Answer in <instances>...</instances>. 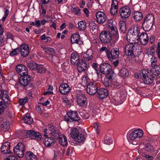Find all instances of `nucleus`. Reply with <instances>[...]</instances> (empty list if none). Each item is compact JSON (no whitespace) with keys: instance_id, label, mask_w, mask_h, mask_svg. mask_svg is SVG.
Listing matches in <instances>:
<instances>
[{"instance_id":"603ef678","label":"nucleus","mask_w":160,"mask_h":160,"mask_svg":"<svg viewBox=\"0 0 160 160\" xmlns=\"http://www.w3.org/2000/svg\"><path fill=\"white\" fill-rule=\"evenodd\" d=\"M28 98L27 97L19 99V103L20 105L23 106L27 102L28 100Z\"/></svg>"},{"instance_id":"ddd939ff","label":"nucleus","mask_w":160,"mask_h":160,"mask_svg":"<svg viewBox=\"0 0 160 160\" xmlns=\"http://www.w3.org/2000/svg\"><path fill=\"white\" fill-rule=\"evenodd\" d=\"M98 90L96 83L95 82H90L87 85V92L90 95H94L97 92Z\"/></svg>"},{"instance_id":"680f3d73","label":"nucleus","mask_w":160,"mask_h":160,"mask_svg":"<svg viewBox=\"0 0 160 160\" xmlns=\"http://www.w3.org/2000/svg\"><path fill=\"white\" fill-rule=\"evenodd\" d=\"M35 109L39 113L42 114V111L41 108H40V106L38 105H37L35 106Z\"/></svg>"},{"instance_id":"864d4df0","label":"nucleus","mask_w":160,"mask_h":160,"mask_svg":"<svg viewBox=\"0 0 160 160\" xmlns=\"http://www.w3.org/2000/svg\"><path fill=\"white\" fill-rule=\"evenodd\" d=\"M89 25L93 31L97 30L98 28L97 25L93 21H91L89 22Z\"/></svg>"},{"instance_id":"bb28decb","label":"nucleus","mask_w":160,"mask_h":160,"mask_svg":"<svg viewBox=\"0 0 160 160\" xmlns=\"http://www.w3.org/2000/svg\"><path fill=\"white\" fill-rule=\"evenodd\" d=\"M44 144L47 147L53 145L55 143V139L52 137H46L44 140Z\"/></svg>"},{"instance_id":"0e129e2a","label":"nucleus","mask_w":160,"mask_h":160,"mask_svg":"<svg viewBox=\"0 0 160 160\" xmlns=\"http://www.w3.org/2000/svg\"><path fill=\"white\" fill-rule=\"evenodd\" d=\"M96 73L97 74L98 78L100 79L102 78V73L100 70H98V69L95 70Z\"/></svg>"},{"instance_id":"de8ad7c7","label":"nucleus","mask_w":160,"mask_h":160,"mask_svg":"<svg viewBox=\"0 0 160 160\" xmlns=\"http://www.w3.org/2000/svg\"><path fill=\"white\" fill-rule=\"evenodd\" d=\"M113 21L112 20H111L109 21L108 22V26L109 29H110L111 31H113L115 30V28H116V27L115 26L114 24H113L112 23Z\"/></svg>"},{"instance_id":"f3484780","label":"nucleus","mask_w":160,"mask_h":160,"mask_svg":"<svg viewBox=\"0 0 160 160\" xmlns=\"http://www.w3.org/2000/svg\"><path fill=\"white\" fill-rule=\"evenodd\" d=\"M9 93L6 90L0 89V99L7 104H8L10 101V98L8 95Z\"/></svg>"},{"instance_id":"9d476101","label":"nucleus","mask_w":160,"mask_h":160,"mask_svg":"<svg viewBox=\"0 0 160 160\" xmlns=\"http://www.w3.org/2000/svg\"><path fill=\"white\" fill-rule=\"evenodd\" d=\"M131 13L130 8L128 6H125L121 8L119 10V14L121 17L123 18H128Z\"/></svg>"},{"instance_id":"5701e85b","label":"nucleus","mask_w":160,"mask_h":160,"mask_svg":"<svg viewBox=\"0 0 160 160\" xmlns=\"http://www.w3.org/2000/svg\"><path fill=\"white\" fill-rule=\"evenodd\" d=\"M118 1L116 0H112L110 8V12L112 15H114L116 14L118 11Z\"/></svg>"},{"instance_id":"338daca9","label":"nucleus","mask_w":160,"mask_h":160,"mask_svg":"<svg viewBox=\"0 0 160 160\" xmlns=\"http://www.w3.org/2000/svg\"><path fill=\"white\" fill-rule=\"evenodd\" d=\"M72 148H68L66 151V155L68 156H69L71 153H72Z\"/></svg>"},{"instance_id":"c03bdc74","label":"nucleus","mask_w":160,"mask_h":160,"mask_svg":"<svg viewBox=\"0 0 160 160\" xmlns=\"http://www.w3.org/2000/svg\"><path fill=\"white\" fill-rule=\"evenodd\" d=\"M20 52V49H19V48H17L16 49H13L10 53V55L12 57L13 56L18 54Z\"/></svg>"},{"instance_id":"412c9836","label":"nucleus","mask_w":160,"mask_h":160,"mask_svg":"<svg viewBox=\"0 0 160 160\" xmlns=\"http://www.w3.org/2000/svg\"><path fill=\"white\" fill-rule=\"evenodd\" d=\"M97 93L98 97L101 99L107 97L108 95L107 89L103 88L98 89Z\"/></svg>"},{"instance_id":"6e6d98bb","label":"nucleus","mask_w":160,"mask_h":160,"mask_svg":"<svg viewBox=\"0 0 160 160\" xmlns=\"http://www.w3.org/2000/svg\"><path fill=\"white\" fill-rule=\"evenodd\" d=\"M121 86V84L118 83L116 82H112L111 83V88L113 87V88H120Z\"/></svg>"},{"instance_id":"5fc2aeb1","label":"nucleus","mask_w":160,"mask_h":160,"mask_svg":"<svg viewBox=\"0 0 160 160\" xmlns=\"http://www.w3.org/2000/svg\"><path fill=\"white\" fill-rule=\"evenodd\" d=\"M45 51L47 53H50L53 54L55 53V51L53 48L50 47H47L45 48Z\"/></svg>"},{"instance_id":"8fccbe9b","label":"nucleus","mask_w":160,"mask_h":160,"mask_svg":"<svg viewBox=\"0 0 160 160\" xmlns=\"http://www.w3.org/2000/svg\"><path fill=\"white\" fill-rule=\"evenodd\" d=\"M36 70L39 73H43L45 72V69L40 65H38Z\"/></svg>"},{"instance_id":"69168bd1","label":"nucleus","mask_w":160,"mask_h":160,"mask_svg":"<svg viewBox=\"0 0 160 160\" xmlns=\"http://www.w3.org/2000/svg\"><path fill=\"white\" fill-rule=\"evenodd\" d=\"M4 38L0 36V47H1L4 45Z\"/></svg>"},{"instance_id":"a211bd4d","label":"nucleus","mask_w":160,"mask_h":160,"mask_svg":"<svg viewBox=\"0 0 160 160\" xmlns=\"http://www.w3.org/2000/svg\"><path fill=\"white\" fill-rule=\"evenodd\" d=\"M78 104L81 107H84L86 105L87 98L83 94L79 95L77 96Z\"/></svg>"},{"instance_id":"79ce46f5","label":"nucleus","mask_w":160,"mask_h":160,"mask_svg":"<svg viewBox=\"0 0 160 160\" xmlns=\"http://www.w3.org/2000/svg\"><path fill=\"white\" fill-rule=\"evenodd\" d=\"M111 80H109L107 77L106 78L104 79L103 83L106 88H108L109 89L111 88L112 83L111 82Z\"/></svg>"},{"instance_id":"774afa93","label":"nucleus","mask_w":160,"mask_h":160,"mask_svg":"<svg viewBox=\"0 0 160 160\" xmlns=\"http://www.w3.org/2000/svg\"><path fill=\"white\" fill-rule=\"evenodd\" d=\"M7 107V106L4 102H0V108H3V109L6 108Z\"/></svg>"},{"instance_id":"7c9ffc66","label":"nucleus","mask_w":160,"mask_h":160,"mask_svg":"<svg viewBox=\"0 0 160 160\" xmlns=\"http://www.w3.org/2000/svg\"><path fill=\"white\" fill-rule=\"evenodd\" d=\"M58 136L59 143L62 146H66L68 144L67 139L64 135H61Z\"/></svg>"},{"instance_id":"a878e982","label":"nucleus","mask_w":160,"mask_h":160,"mask_svg":"<svg viewBox=\"0 0 160 160\" xmlns=\"http://www.w3.org/2000/svg\"><path fill=\"white\" fill-rule=\"evenodd\" d=\"M1 152L3 154L9 153L10 152V143L9 142L4 143L1 148Z\"/></svg>"},{"instance_id":"b1692460","label":"nucleus","mask_w":160,"mask_h":160,"mask_svg":"<svg viewBox=\"0 0 160 160\" xmlns=\"http://www.w3.org/2000/svg\"><path fill=\"white\" fill-rule=\"evenodd\" d=\"M140 43L143 45H146L148 41V36L146 33H142L139 37V39Z\"/></svg>"},{"instance_id":"dca6fc26","label":"nucleus","mask_w":160,"mask_h":160,"mask_svg":"<svg viewBox=\"0 0 160 160\" xmlns=\"http://www.w3.org/2000/svg\"><path fill=\"white\" fill-rule=\"evenodd\" d=\"M71 88L67 83H61L59 87V91L62 94L65 95L68 93L70 91Z\"/></svg>"},{"instance_id":"f257e3e1","label":"nucleus","mask_w":160,"mask_h":160,"mask_svg":"<svg viewBox=\"0 0 160 160\" xmlns=\"http://www.w3.org/2000/svg\"><path fill=\"white\" fill-rule=\"evenodd\" d=\"M139 29L137 24L133 25L129 29L127 38L129 43H136L139 39Z\"/></svg>"},{"instance_id":"ea45409f","label":"nucleus","mask_w":160,"mask_h":160,"mask_svg":"<svg viewBox=\"0 0 160 160\" xmlns=\"http://www.w3.org/2000/svg\"><path fill=\"white\" fill-rule=\"evenodd\" d=\"M41 138L42 136L37 131H34L33 133L31 138L39 140Z\"/></svg>"},{"instance_id":"4be33fe9","label":"nucleus","mask_w":160,"mask_h":160,"mask_svg":"<svg viewBox=\"0 0 160 160\" xmlns=\"http://www.w3.org/2000/svg\"><path fill=\"white\" fill-rule=\"evenodd\" d=\"M151 66L153 68V69H154V71H155V73L158 74L160 71V66L157 64V58L152 56L151 59Z\"/></svg>"},{"instance_id":"052dcab7","label":"nucleus","mask_w":160,"mask_h":160,"mask_svg":"<svg viewBox=\"0 0 160 160\" xmlns=\"http://www.w3.org/2000/svg\"><path fill=\"white\" fill-rule=\"evenodd\" d=\"M156 52L157 54L158 58L160 59V45L159 42L158 43V45L157 48Z\"/></svg>"},{"instance_id":"393cba45","label":"nucleus","mask_w":160,"mask_h":160,"mask_svg":"<svg viewBox=\"0 0 160 160\" xmlns=\"http://www.w3.org/2000/svg\"><path fill=\"white\" fill-rule=\"evenodd\" d=\"M145 150L150 153H154V154L157 153L158 152V149L153 147V146L150 143L146 144L145 146Z\"/></svg>"},{"instance_id":"c9c22d12","label":"nucleus","mask_w":160,"mask_h":160,"mask_svg":"<svg viewBox=\"0 0 160 160\" xmlns=\"http://www.w3.org/2000/svg\"><path fill=\"white\" fill-rule=\"evenodd\" d=\"M80 133L78 129L73 128L71 129L70 135L71 137L74 139Z\"/></svg>"},{"instance_id":"c756f323","label":"nucleus","mask_w":160,"mask_h":160,"mask_svg":"<svg viewBox=\"0 0 160 160\" xmlns=\"http://www.w3.org/2000/svg\"><path fill=\"white\" fill-rule=\"evenodd\" d=\"M76 65H78V70L80 72L84 71L87 68V64L82 60H80L78 63Z\"/></svg>"},{"instance_id":"7ed1b4c3","label":"nucleus","mask_w":160,"mask_h":160,"mask_svg":"<svg viewBox=\"0 0 160 160\" xmlns=\"http://www.w3.org/2000/svg\"><path fill=\"white\" fill-rule=\"evenodd\" d=\"M100 68V72L105 74L108 79L111 80L113 79L115 74L110 65L108 63H104L101 65Z\"/></svg>"},{"instance_id":"e433bc0d","label":"nucleus","mask_w":160,"mask_h":160,"mask_svg":"<svg viewBox=\"0 0 160 160\" xmlns=\"http://www.w3.org/2000/svg\"><path fill=\"white\" fill-rule=\"evenodd\" d=\"M78 28L81 31H84L87 27L86 22L83 21H82L78 22Z\"/></svg>"},{"instance_id":"a19ab883","label":"nucleus","mask_w":160,"mask_h":160,"mask_svg":"<svg viewBox=\"0 0 160 160\" xmlns=\"http://www.w3.org/2000/svg\"><path fill=\"white\" fill-rule=\"evenodd\" d=\"M120 75L122 77L128 76L129 75L128 70L125 68L121 69L120 72Z\"/></svg>"},{"instance_id":"f704fd0d","label":"nucleus","mask_w":160,"mask_h":160,"mask_svg":"<svg viewBox=\"0 0 160 160\" xmlns=\"http://www.w3.org/2000/svg\"><path fill=\"white\" fill-rule=\"evenodd\" d=\"M22 120L25 123L29 124H32L33 122V119L29 114H27L26 116L24 117Z\"/></svg>"},{"instance_id":"49530a36","label":"nucleus","mask_w":160,"mask_h":160,"mask_svg":"<svg viewBox=\"0 0 160 160\" xmlns=\"http://www.w3.org/2000/svg\"><path fill=\"white\" fill-rule=\"evenodd\" d=\"M38 65L35 62H32L28 64V67L30 69L34 70L37 69Z\"/></svg>"},{"instance_id":"37998d69","label":"nucleus","mask_w":160,"mask_h":160,"mask_svg":"<svg viewBox=\"0 0 160 160\" xmlns=\"http://www.w3.org/2000/svg\"><path fill=\"white\" fill-rule=\"evenodd\" d=\"M80 116L84 119H86L88 118L89 117V115L84 110H82L79 112Z\"/></svg>"},{"instance_id":"0eeeda50","label":"nucleus","mask_w":160,"mask_h":160,"mask_svg":"<svg viewBox=\"0 0 160 160\" xmlns=\"http://www.w3.org/2000/svg\"><path fill=\"white\" fill-rule=\"evenodd\" d=\"M26 149L24 144L21 142L18 143L13 148L14 153L19 158L22 157Z\"/></svg>"},{"instance_id":"4468645a","label":"nucleus","mask_w":160,"mask_h":160,"mask_svg":"<svg viewBox=\"0 0 160 160\" xmlns=\"http://www.w3.org/2000/svg\"><path fill=\"white\" fill-rule=\"evenodd\" d=\"M16 69L17 72L21 76L28 73V70L27 68L23 64H20L17 65Z\"/></svg>"},{"instance_id":"09e8293b","label":"nucleus","mask_w":160,"mask_h":160,"mask_svg":"<svg viewBox=\"0 0 160 160\" xmlns=\"http://www.w3.org/2000/svg\"><path fill=\"white\" fill-rule=\"evenodd\" d=\"M155 53V51L153 48L152 47H150L148 48L146 52V54L152 56Z\"/></svg>"},{"instance_id":"4d7b16f0","label":"nucleus","mask_w":160,"mask_h":160,"mask_svg":"<svg viewBox=\"0 0 160 160\" xmlns=\"http://www.w3.org/2000/svg\"><path fill=\"white\" fill-rule=\"evenodd\" d=\"M34 131L32 130H27L26 131V136L31 138Z\"/></svg>"},{"instance_id":"a18cd8bd","label":"nucleus","mask_w":160,"mask_h":160,"mask_svg":"<svg viewBox=\"0 0 160 160\" xmlns=\"http://www.w3.org/2000/svg\"><path fill=\"white\" fill-rule=\"evenodd\" d=\"M113 142L112 139L109 136L106 137L104 139V143L107 145H110Z\"/></svg>"},{"instance_id":"72a5a7b5","label":"nucleus","mask_w":160,"mask_h":160,"mask_svg":"<svg viewBox=\"0 0 160 160\" xmlns=\"http://www.w3.org/2000/svg\"><path fill=\"white\" fill-rule=\"evenodd\" d=\"M86 139V136L85 135L79 133V134L74 139L75 141L78 142H83Z\"/></svg>"},{"instance_id":"473e14b6","label":"nucleus","mask_w":160,"mask_h":160,"mask_svg":"<svg viewBox=\"0 0 160 160\" xmlns=\"http://www.w3.org/2000/svg\"><path fill=\"white\" fill-rule=\"evenodd\" d=\"M25 156L27 160H37L36 156L31 152H27Z\"/></svg>"},{"instance_id":"6e6552de","label":"nucleus","mask_w":160,"mask_h":160,"mask_svg":"<svg viewBox=\"0 0 160 160\" xmlns=\"http://www.w3.org/2000/svg\"><path fill=\"white\" fill-rule=\"evenodd\" d=\"M101 42L104 44L109 43L112 39L111 34L107 31L102 32L99 35Z\"/></svg>"},{"instance_id":"3c124183","label":"nucleus","mask_w":160,"mask_h":160,"mask_svg":"<svg viewBox=\"0 0 160 160\" xmlns=\"http://www.w3.org/2000/svg\"><path fill=\"white\" fill-rule=\"evenodd\" d=\"M72 11L76 15H79L81 14L80 9L78 8H72Z\"/></svg>"},{"instance_id":"6ab92c4d","label":"nucleus","mask_w":160,"mask_h":160,"mask_svg":"<svg viewBox=\"0 0 160 160\" xmlns=\"http://www.w3.org/2000/svg\"><path fill=\"white\" fill-rule=\"evenodd\" d=\"M20 54L21 55L25 58L27 56L29 52L28 46L26 44H22L20 47Z\"/></svg>"},{"instance_id":"2eb2a0df","label":"nucleus","mask_w":160,"mask_h":160,"mask_svg":"<svg viewBox=\"0 0 160 160\" xmlns=\"http://www.w3.org/2000/svg\"><path fill=\"white\" fill-rule=\"evenodd\" d=\"M143 132L140 129H136L132 132L130 135V138L132 140L141 138L143 135Z\"/></svg>"},{"instance_id":"1a4fd4ad","label":"nucleus","mask_w":160,"mask_h":160,"mask_svg":"<svg viewBox=\"0 0 160 160\" xmlns=\"http://www.w3.org/2000/svg\"><path fill=\"white\" fill-rule=\"evenodd\" d=\"M119 54V48H114L111 51L109 50L107 56L110 60L112 61L118 58Z\"/></svg>"},{"instance_id":"aec40b11","label":"nucleus","mask_w":160,"mask_h":160,"mask_svg":"<svg viewBox=\"0 0 160 160\" xmlns=\"http://www.w3.org/2000/svg\"><path fill=\"white\" fill-rule=\"evenodd\" d=\"M80 38V36L78 33H74L71 36V42L72 44L77 43L80 44L82 43Z\"/></svg>"},{"instance_id":"9b49d317","label":"nucleus","mask_w":160,"mask_h":160,"mask_svg":"<svg viewBox=\"0 0 160 160\" xmlns=\"http://www.w3.org/2000/svg\"><path fill=\"white\" fill-rule=\"evenodd\" d=\"M96 21L99 24H103L107 19L106 15L103 12L98 11L95 13Z\"/></svg>"},{"instance_id":"f8f14e48","label":"nucleus","mask_w":160,"mask_h":160,"mask_svg":"<svg viewBox=\"0 0 160 160\" xmlns=\"http://www.w3.org/2000/svg\"><path fill=\"white\" fill-rule=\"evenodd\" d=\"M30 80V76L28 74H26L21 76L19 79V82L21 86L25 87L29 84Z\"/></svg>"},{"instance_id":"2f4dec72","label":"nucleus","mask_w":160,"mask_h":160,"mask_svg":"<svg viewBox=\"0 0 160 160\" xmlns=\"http://www.w3.org/2000/svg\"><path fill=\"white\" fill-rule=\"evenodd\" d=\"M92 54L93 51L91 49H88L86 51L83 57L86 60L89 61L92 59Z\"/></svg>"},{"instance_id":"423d86ee","label":"nucleus","mask_w":160,"mask_h":160,"mask_svg":"<svg viewBox=\"0 0 160 160\" xmlns=\"http://www.w3.org/2000/svg\"><path fill=\"white\" fill-rule=\"evenodd\" d=\"M135 43H129L126 45L124 47V52L128 56H130L132 58L136 57L138 58V57H136L134 53V50L135 48V46L134 44Z\"/></svg>"},{"instance_id":"20e7f679","label":"nucleus","mask_w":160,"mask_h":160,"mask_svg":"<svg viewBox=\"0 0 160 160\" xmlns=\"http://www.w3.org/2000/svg\"><path fill=\"white\" fill-rule=\"evenodd\" d=\"M154 18L152 14H147L143 19L142 24L143 29L146 31H149L152 28Z\"/></svg>"},{"instance_id":"39448f33","label":"nucleus","mask_w":160,"mask_h":160,"mask_svg":"<svg viewBox=\"0 0 160 160\" xmlns=\"http://www.w3.org/2000/svg\"><path fill=\"white\" fill-rule=\"evenodd\" d=\"M65 120L68 123L73 121H78L80 120V118L76 111L71 110L67 112L64 116Z\"/></svg>"},{"instance_id":"cd10ccee","label":"nucleus","mask_w":160,"mask_h":160,"mask_svg":"<svg viewBox=\"0 0 160 160\" xmlns=\"http://www.w3.org/2000/svg\"><path fill=\"white\" fill-rule=\"evenodd\" d=\"M133 18L136 22H139L142 20L143 18V14L139 11H135L132 14Z\"/></svg>"},{"instance_id":"58836bf2","label":"nucleus","mask_w":160,"mask_h":160,"mask_svg":"<svg viewBox=\"0 0 160 160\" xmlns=\"http://www.w3.org/2000/svg\"><path fill=\"white\" fill-rule=\"evenodd\" d=\"M9 123L8 122H4L2 124L1 129L4 131H6L8 130L10 128L9 125Z\"/></svg>"},{"instance_id":"f03ea898","label":"nucleus","mask_w":160,"mask_h":160,"mask_svg":"<svg viewBox=\"0 0 160 160\" xmlns=\"http://www.w3.org/2000/svg\"><path fill=\"white\" fill-rule=\"evenodd\" d=\"M149 73L148 70L146 69L142 70L140 72L141 77L142 79L144 84L147 85H149L152 83L156 76V74L151 73Z\"/></svg>"},{"instance_id":"13d9d810","label":"nucleus","mask_w":160,"mask_h":160,"mask_svg":"<svg viewBox=\"0 0 160 160\" xmlns=\"http://www.w3.org/2000/svg\"><path fill=\"white\" fill-rule=\"evenodd\" d=\"M49 134H52V136L54 137H58L59 135V133L58 132H56L55 129H54L52 130L51 132H49Z\"/></svg>"},{"instance_id":"e2e57ef3","label":"nucleus","mask_w":160,"mask_h":160,"mask_svg":"<svg viewBox=\"0 0 160 160\" xmlns=\"http://www.w3.org/2000/svg\"><path fill=\"white\" fill-rule=\"evenodd\" d=\"M5 160H17V158L13 155H9Z\"/></svg>"},{"instance_id":"bf43d9fd","label":"nucleus","mask_w":160,"mask_h":160,"mask_svg":"<svg viewBox=\"0 0 160 160\" xmlns=\"http://www.w3.org/2000/svg\"><path fill=\"white\" fill-rule=\"evenodd\" d=\"M118 34L116 33L115 34H113L112 37V39L114 42H115L118 39Z\"/></svg>"},{"instance_id":"4c0bfd02","label":"nucleus","mask_w":160,"mask_h":160,"mask_svg":"<svg viewBox=\"0 0 160 160\" xmlns=\"http://www.w3.org/2000/svg\"><path fill=\"white\" fill-rule=\"evenodd\" d=\"M120 31L121 32L124 33L126 30V25L125 22L122 21H120L119 24Z\"/></svg>"},{"instance_id":"c85d7f7f","label":"nucleus","mask_w":160,"mask_h":160,"mask_svg":"<svg viewBox=\"0 0 160 160\" xmlns=\"http://www.w3.org/2000/svg\"><path fill=\"white\" fill-rule=\"evenodd\" d=\"M80 61L78 54L75 53H72L71 56V62L72 64L76 65Z\"/></svg>"}]
</instances>
